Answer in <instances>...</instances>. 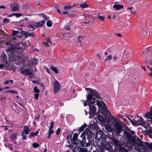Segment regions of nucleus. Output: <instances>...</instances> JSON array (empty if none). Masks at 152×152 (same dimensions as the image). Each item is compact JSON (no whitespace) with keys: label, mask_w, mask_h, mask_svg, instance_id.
I'll return each mask as SVG.
<instances>
[{"label":"nucleus","mask_w":152,"mask_h":152,"mask_svg":"<svg viewBox=\"0 0 152 152\" xmlns=\"http://www.w3.org/2000/svg\"><path fill=\"white\" fill-rule=\"evenodd\" d=\"M86 90L89 92H88V94L86 96L87 99L86 102L85 101H83L84 106L88 105L90 110L89 114L93 116L96 113V108L94 104L96 102L99 110H101L102 112L106 110V104L103 102L102 97L99 93L91 88H86Z\"/></svg>","instance_id":"obj_1"},{"label":"nucleus","mask_w":152,"mask_h":152,"mask_svg":"<svg viewBox=\"0 0 152 152\" xmlns=\"http://www.w3.org/2000/svg\"><path fill=\"white\" fill-rule=\"evenodd\" d=\"M113 118L115 120L113 123L114 126V129L116 133L119 135L122 131V126L121 125L122 122L119 121L117 122V119L115 117H113Z\"/></svg>","instance_id":"obj_2"},{"label":"nucleus","mask_w":152,"mask_h":152,"mask_svg":"<svg viewBox=\"0 0 152 152\" xmlns=\"http://www.w3.org/2000/svg\"><path fill=\"white\" fill-rule=\"evenodd\" d=\"M53 85L54 86V91L55 93H56L60 90V85L59 82L56 80L55 81Z\"/></svg>","instance_id":"obj_3"},{"label":"nucleus","mask_w":152,"mask_h":152,"mask_svg":"<svg viewBox=\"0 0 152 152\" xmlns=\"http://www.w3.org/2000/svg\"><path fill=\"white\" fill-rule=\"evenodd\" d=\"M21 74L23 75H33L32 70L29 69H24L21 71Z\"/></svg>","instance_id":"obj_4"},{"label":"nucleus","mask_w":152,"mask_h":152,"mask_svg":"<svg viewBox=\"0 0 152 152\" xmlns=\"http://www.w3.org/2000/svg\"><path fill=\"white\" fill-rule=\"evenodd\" d=\"M85 134L87 138L89 139L91 138L92 136V133L88 129H86L85 130Z\"/></svg>","instance_id":"obj_5"},{"label":"nucleus","mask_w":152,"mask_h":152,"mask_svg":"<svg viewBox=\"0 0 152 152\" xmlns=\"http://www.w3.org/2000/svg\"><path fill=\"white\" fill-rule=\"evenodd\" d=\"M44 20L38 22L33 23V26L35 27H39L42 26L44 24Z\"/></svg>","instance_id":"obj_6"},{"label":"nucleus","mask_w":152,"mask_h":152,"mask_svg":"<svg viewBox=\"0 0 152 152\" xmlns=\"http://www.w3.org/2000/svg\"><path fill=\"white\" fill-rule=\"evenodd\" d=\"M20 8V5L17 3H16L12 7V11L13 12L19 10Z\"/></svg>","instance_id":"obj_7"},{"label":"nucleus","mask_w":152,"mask_h":152,"mask_svg":"<svg viewBox=\"0 0 152 152\" xmlns=\"http://www.w3.org/2000/svg\"><path fill=\"white\" fill-rule=\"evenodd\" d=\"M102 137V132L101 131H99L96 135V138L99 140Z\"/></svg>","instance_id":"obj_8"},{"label":"nucleus","mask_w":152,"mask_h":152,"mask_svg":"<svg viewBox=\"0 0 152 152\" xmlns=\"http://www.w3.org/2000/svg\"><path fill=\"white\" fill-rule=\"evenodd\" d=\"M123 134L124 136H126L128 139H129L131 138L132 141L134 140V138L132 137V135L127 131H124Z\"/></svg>","instance_id":"obj_9"},{"label":"nucleus","mask_w":152,"mask_h":152,"mask_svg":"<svg viewBox=\"0 0 152 152\" xmlns=\"http://www.w3.org/2000/svg\"><path fill=\"white\" fill-rule=\"evenodd\" d=\"M30 131L29 130V128L27 126H25L24 127V131L22 132V133L24 134H27L29 133Z\"/></svg>","instance_id":"obj_10"},{"label":"nucleus","mask_w":152,"mask_h":152,"mask_svg":"<svg viewBox=\"0 0 152 152\" xmlns=\"http://www.w3.org/2000/svg\"><path fill=\"white\" fill-rule=\"evenodd\" d=\"M132 56V53L128 51H125L123 55V57L125 58H127Z\"/></svg>","instance_id":"obj_11"},{"label":"nucleus","mask_w":152,"mask_h":152,"mask_svg":"<svg viewBox=\"0 0 152 152\" xmlns=\"http://www.w3.org/2000/svg\"><path fill=\"white\" fill-rule=\"evenodd\" d=\"M72 7L70 6H66L64 7V9L65 11H68L71 13L74 12V11L72 10Z\"/></svg>","instance_id":"obj_12"},{"label":"nucleus","mask_w":152,"mask_h":152,"mask_svg":"<svg viewBox=\"0 0 152 152\" xmlns=\"http://www.w3.org/2000/svg\"><path fill=\"white\" fill-rule=\"evenodd\" d=\"M113 7L116 10H119L122 9L123 8V6L122 5L115 4L113 6Z\"/></svg>","instance_id":"obj_13"},{"label":"nucleus","mask_w":152,"mask_h":152,"mask_svg":"<svg viewBox=\"0 0 152 152\" xmlns=\"http://www.w3.org/2000/svg\"><path fill=\"white\" fill-rule=\"evenodd\" d=\"M138 122V125H143L145 124V122L143 119L142 118L140 117V120L137 121Z\"/></svg>","instance_id":"obj_14"},{"label":"nucleus","mask_w":152,"mask_h":152,"mask_svg":"<svg viewBox=\"0 0 152 152\" xmlns=\"http://www.w3.org/2000/svg\"><path fill=\"white\" fill-rule=\"evenodd\" d=\"M146 117L147 118L150 119L151 121H152V112L150 111V112L147 113Z\"/></svg>","instance_id":"obj_15"},{"label":"nucleus","mask_w":152,"mask_h":152,"mask_svg":"<svg viewBox=\"0 0 152 152\" xmlns=\"http://www.w3.org/2000/svg\"><path fill=\"white\" fill-rule=\"evenodd\" d=\"M5 92L7 93H10L12 94H18V92L15 90H7L5 91Z\"/></svg>","instance_id":"obj_16"},{"label":"nucleus","mask_w":152,"mask_h":152,"mask_svg":"<svg viewBox=\"0 0 152 152\" xmlns=\"http://www.w3.org/2000/svg\"><path fill=\"white\" fill-rule=\"evenodd\" d=\"M130 122L133 125L137 126L138 125V122L136 120H135L134 119H132L131 120Z\"/></svg>","instance_id":"obj_17"},{"label":"nucleus","mask_w":152,"mask_h":152,"mask_svg":"<svg viewBox=\"0 0 152 152\" xmlns=\"http://www.w3.org/2000/svg\"><path fill=\"white\" fill-rule=\"evenodd\" d=\"M147 35V32L145 31H143L140 32V35L142 37L146 36Z\"/></svg>","instance_id":"obj_18"},{"label":"nucleus","mask_w":152,"mask_h":152,"mask_svg":"<svg viewBox=\"0 0 152 152\" xmlns=\"http://www.w3.org/2000/svg\"><path fill=\"white\" fill-rule=\"evenodd\" d=\"M51 69L56 73H58V70L56 69V67H54L53 66H51L50 67Z\"/></svg>","instance_id":"obj_19"},{"label":"nucleus","mask_w":152,"mask_h":152,"mask_svg":"<svg viewBox=\"0 0 152 152\" xmlns=\"http://www.w3.org/2000/svg\"><path fill=\"white\" fill-rule=\"evenodd\" d=\"M104 126L105 128L109 132H110L111 131V129L109 125L107 124H105Z\"/></svg>","instance_id":"obj_20"},{"label":"nucleus","mask_w":152,"mask_h":152,"mask_svg":"<svg viewBox=\"0 0 152 152\" xmlns=\"http://www.w3.org/2000/svg\"><path fill=\"white\" fill-rule=\"evenodd\" d=\"M86 127V124H84L81 127H80L79 129V132H82L84 129V128Z\"/></svg>","instance_id":"obj_21"},{"label":"nucleus","mask_w":152,"mask_h":152,"mask_svg":"<svg viewBox=\"0 0 152 152\" xmlns=\"http://www.w3.org/2000/svg\"><path fill=\"white\" fill-rule=\"evenodd\" d=\"M17 134L16 133H14L13 134H12L10 136V138L13 140L15 139L16 138V136L17 135Z\"/></svg>","instance_id":"obj_22"},{"label":"nucleus","mask_w":152,"mask_h":152,"mask_svg":"<svg viewBox=\"0 0 152 152\" xmlns=\"http://www.w3.org/2000/svg\"><path fill=\"white\" fill-rule=\"evenodd\" d=\"M53 130L52 129H49V132H48V138H50V137L51 134H52L53 132Z\"/></svg>","instance_id":"obj_23"},{"label":"nucleus","mask_w":152,"mask_h":152,"mask_svg":"<svg viewBox=\"0 0 152 152\" xmlns=\"http://www.w3.org/2000/svg\"><path fill=\"white\" fill-rule=\"evenodd\" d=\"M12 15H15L17 17H19L21 16V14H17L16 13H12L11 15H9V16H12Z\"/></svg>","instance_id":"obj_24"},{"label":"nucleus","mask_w":152,"mask_h":152,"mask_svg":"<svg viewBox=\"0 0 152 152\" xmlns=\"http://www.w3.org/2000/svg\"><path fill=\"white\" fill-rule=\"evenodd\" d=\"M33 90L34 92L36 93H38L40 92V90L37 88V86H35L34 87Z\"/></svg>","instance_id":"obj_25"},{"label":"nucleus","mask_w":152,"mask_h":152,"mask_svg":"<svg viewBox=\"0 0 152 152\" xmlns=\"http://www.w3.org/2000/svg\"><path fill=\"white\" fill-rule=\"evenodd\" d=\"M80 7L82 8H85L88 7V6L87 4L86 3H84L83 4H81L80 5Z\"/></svg>","instance_id":"obj_26"},{"label":"nucleus","mask_w":152,"mask_h":152,"mask_svg":"<svg viewBox=\"0 0 152 152\" xmlns=\"http://www.w3.org/2000/svg\"><path fill=\"white\" fill-rule=\"evenodd\" d=\"M142 149L143 150V152H147V149L146 146L145 145H142L141 146Z\"/></svg>","instance_id":"obj_27"},{"label":"nucleus","mask_w":152,"mask_h":152,"mask_svg":"<svg viewBox=\"0 0 152 152\" xmlns=\"http://www.w3.org/2000/svg\"><path fill=\"white\" fill-rule=\"evenodd\" d=\"M97 18L98 19L102 21H104V17L103 16H100L99 14H98V15L97 16Z\"/></svg>","instance_id":"obj_28"},{"label":"nucleus","mask_w":152,"mask_h":152,"mask_svg":"<svg viewBox=\"0 0 152 152\" xmlns=\"http://www.w3.org/2000/svg\"><path fill=\"white\" fill-rule=\"evenodd\" d=\"M98 119L100 122H104V120L103 118L102 117L101 115H99L98 116Z\"/></svg>","instance_id":"obj_29"},{"label":"nucleus","mask_w":152,"mask_h":152,"mask_svg":"<svg viewBox=\"0 0 152 152\" xmlns=\"http://www.w3.org/2000/svg\"><path fill=\"white\" fill-rule=\"evenodd\" d=\"M145 145L146 146L150 149H152V145L149 143L146 142L145 143Z\"/></svg>","instance_id":"obj_30"},{"label":"nucleus","mask_w":152,"mask_h":152,"mask_svg":"<svg viewBox=\"0 0 152 152\" xmlns=\"http://www.w3.org/2000/svg\"><path fill=\"white\" fill-rule=\"evenodd\" d=\"M112 58V56L111 55H109L107 56L106 59H105L104 61H110Z\"/></svg>","instance_id":"obj_31"},{"label":"nucleus","mask_w":152,"mask_h":152,"mask_svg":"<svg viewBox=\"0 0 152 152\" xmlns=\"http://www.w3.org/2000/svg\"><path fill=\"white\" fill-rule=\"evenodd\" d=\"M78 135L76 133H75L74 134L73 137V139L74 140H76L78 137Z\"/></svg>","instance_id":"obj_32"},{"label":"nucleus","mask_w":152,"mask_h":152,"mask_svg":"<svg viewBox=\"0 0 152 152\" xmlns=\"http://www.w3.org/2000/svg\"><path fill=\"white\" fill-rule=\"evenodd\" d=\"M47 25L48 26L50 27L52 25V23L51 22L50 20H48L47 23Z\"/></svg>","instance_id":"obj_33"},{"label":"nucleus","mask_w":152,"mask_h":152,"mask_svg":"<svg viewBox=\"0 0 152 152\" xmlns=\"http://www.w3.org/2000/svg\"><path fill=\"white\" fill-rule=\"evenodd\" d=\"M32 146L34 148H36L39 147V145L37 143H34L32 144Z\"/></svg>","instance_id":"obj_34"},{"label":"nucleus","mask_w":152,"mask_h":152,"mask_svg":"<svg viewBox=\"0 0 152 152\" xmlns=\"http://www.w3.org/2000/svg\"><path fill=\"white\" fill-rule=\"evenodd\" d=\"M54 124V122L53 121H52L50 123V125L49 129H52L53 127Z\"/></svg>","instance_id":"obj_35"},{"label":"nucleus","mask_w":152,"mask_h":152,"mask_svg":"<svg viewBox=\"0 0 152 152\" xmlns=\"http://www.w3.org/2000/svg\"><path fill=\"white\" fill-rule=\"evenodd\" d=\"M26 35L27 37L33 36L32 33H28L27 32H26Z\"/></svg>","instance_id":"obj_36"},{"label":"nucleus","mask_w":152,"mask_h":152,"mask_svg":"<svg viewBox=\"0 0 152 152\" xmlns=\"http://www.w3.org/2000/svg\"><path fill=\"white\" fill-rule=\"evenodd\" d=\"M113 142L115 145H116L118 142V140L116 139H114L113 140Z\"/></svg>","instance_id":"obj_37"},{"label":"nucleus","mask_w":152,"mask_h":152,"mask_svg":"<svg viewBox=\"0 0 152 152\" xmlns=\"http://www.w3.org/2000/svg\"><path fill=\"white\" fill-rule=\"evenodd\" d=\"M132 8H133L132 7L128 8L127 9V11L129 13H132L133 12L132 10Z\"/></svg>","instance_id":"obj_38"},{"label":"nucleus","mask_w":152,"mask_h":152,"mask_svg":"<svg viewBox=\"0 0 152 152\" xmlns=\"http://www.w3.org/2000/svg\"><path fill=\"white\" fill-rule=\"evenodd\" d=\"M39 16L41 17H43L45 18V20H46L47 19V18L45 16V15L44 14H41L39 15Z\"/></svg>","instance_id":"obj_39"},{"label":"nucleus","mask_w":152,"mask_h":152,"mask_svg":"<svg viewBox=\"0 0 152 152\" xmlns=\"http://www.w3.org/2000/svg\"><path fill=\"white\" fill-rule=\"evenodd\" d=\"M61 132V130L60 128L58 129L56 131V134L58 135Z\"/></svg>","instance_id":"obj_40"},{"label":"nucleus","mask_w":152,"mask_h":152,"mask_svg":"<svg viewBox=\"0 0 152 152\" xmlns=\"http://www.w3.org/2000/svg\"><path fill=\"white\" fill-rule=\"evenodd\" d=\"M33 23H32L31 24H30L29 25V28H30L31 29V30H33L34 29V27H35L34 26H33Z\"/></svg>","instance_id":"obj_41"},{"label":"nucleus","mask_w":152,"mask_h":152,"mask_svg":"<svg viewBox=\"0 0 152 152\" xmlns=\"http://www.w3.org/2000/svg\"><path fill=\"white\" fill-rule=\"evenodd\" d=\"M64 28L65 29L68 30H69L70 29V27L68 25L65 26L64 27Z\"/></svg>","instance_id":"obj_42"},{"label":"nucleus","mask_w":152,"mask_h":152,"mask_svg":"<svg viewBox=\"0 0 152 152\" xmlns=\"http://www.w3.org/2000/svg\"><path fill=\"white\" fill-rule=\"evenodd\" d=\"M10 20L9 19L5 18L3 20V23L9 22Z\"/></svg>","instance_id":"obj_43"},{"label":"nucleus","mask_w":152,"mask_h":152,"mask_svg":"<svg viewBox=\"0 0 152 152\" xmlns=\"http://www.w3.org/2000/svg\"><path fill=\"white\" fill-rule=\"evenodd\" d=\"M34 96L35 99L36 100H37L38 99V98L39 96V94L38 93H37L36 94H34Z\"/></svg>","instance_id":"obj_44"},{"label":"nucleus","mask_w":152,"mask_h":152,"mask_svg":"<svg viewBox=\"0 0 152 152\" xmlns=\"http://www.w3.org/2000/svg\"><path fill=\"white\" fill-rule=\"evenodd\" d=\"M43 45H44L45 46H49L50 45L47 43V42H43Z\"/></svg>","instance_id":"obj_45"},{"label":"nucleus","mask_w":152,"mask_h":152,"mask_svg":"<svg viewBox=\"0 0 152 152\" xmlns=\"http://www.w3.org/2000/svg\"><path fill=\"white\" fill-rule=\"evenodd\" d=\"M82 39V38L81 36H79V37H78V39L79 40V42H77V43H78L80 42L81 41Z\"/></svg>","instance_id":"obj_46"},{"label":"nucleus","mask_w":152,"mask_h":152,"mask_svg":"<svg viewBox=\"0 0 152 152\" xmlns=\"http://www.w3.org/2000/svg\"><path fill=\"white\" fill-rule=\"evenodd\" d=\"M80 151L81 152H87L86 149V148H81Z\"/></svg>","instance_id":"obj_47"},{"label":"nucleus","mask_w":152,"mask_h":152,"mask_svg":"<svg viewBox=\"0 0 152 152\" xmlns=\"http://www.w3.org/2000/svg\"><path fill=\"white\" fill-rule=\"evenodd\" d=\"M46 42L50 45L51 44V41H50V39L49 38L47 39Z\"/></svg>","instance_id":"obj_48"},{"label":"nucleus","mask_w":152,"mask_h":152,"mask_svg":"<svg viewBox=\"0 0 152 152\" xmlns=\"http://www.w3.org/2000/svg\"><path fill=\"white\" fill-rule=\"evenodd\" d=\"M37 136V135L35 133H33V132H31L30 133V137H33L34 136Z\"/></svg>","instance_id":"obj_49"},{"label":"nucleus","mask_w":152,"mask_h":152,"mask_svg":"<svg viewBox=\"0 0 152 152\" xmlns=\"http://www.w3.org/2000/svg\"><path fill=\"white\" fill-rule=\"evenodd\" d=\"M24 134H23L22 133V139L24 140L26 139V136L24 135Z\"/></svg>","instance_id":"obj_50"},{"label":"nucleus","mask_w":152,"mask_h":152,"mask_svg":"<svg viewBox=\"0 0 152 152\" xmlns=\"http://www.w3.org/2000/svg\"><path fill=\"white\" fill-rule=\"evenodd\" d=\"M85 143V139L84 140H83V141H81V145L82 146H84V144Z\"/></svg>","instance_id":"obj_51"},{"label":"nucleus","mask_w":152,"mask_h":152,"mask_svg":"<svg viewBox=\"0 0 152 152\" xmlns=\"http://www.w3.org/2000/svg\"><path fill=\"white\" fill-rule=\"evenodd\" d=\"M9 83V80L5 81L4 82V85H6L8 84Z\"/></svg>","instance_id":"obj_52"},{"label":"nucleus","mask_w":152,"mask_h":152,"mask_svg":"<svg viewBox=\"0 0 152 152\" xmlns=\"http://www.w3.org/2000/svg\"><path fill=\"white\" fill-rule=\"evenodd\" d=\"M65 12H63V13L64 14H69V12L68 11H65Z\"/></svg>","instance_id":"obj_53"},{"label":"nucleus","mask_w":152,"mask_h":152,"mask_svg":"<svg viewBox=\"0 0 152 152\" xmlns=\"http://www.w3.org/2000/svg\"><path fill=\"white\" fill-rule=\"evenodd\" d=\"M84 134L85 133H83L81 134V135H80V137L83 138V139L84 137Z\"/></svg>","instance_id":"obj_54"},{"label":"nucleus","mask_w":152,"mask_h":152,"mask_svg":"<svg viewBox=\"0 0 152 152\" xmlns=\"http://www.w3.org/2000/svg\"><path fill=\"white\" fill-rule=\"evenodd\" d=\"M40 86L41 87H42L43 88V89H45V85L43 84H40Z\"/></svg>","instance_id":"obj_55"},{"label":"nucleus","mask_w":152,"mask_h":152,"mask_svg":"<svg viewBox=\"0 0 152 152\" xmlns=\"http://www.w3.org/2000/svg\"><path fill=\"white\" fill-rule=\"evenodd\" d=\"M135 149L137 150V151H138V152H141L140 151V148H135Z\"/></svg>","instance_id":"obj_56"},{"label":"nucleus","mask_w":152,"mask_h":152,"mask_svg":"<svg viewBox=\"0 0 152 152\" xmlns=\"http://www.w3.org/2000/svg\"><path fill=\"white\" fill-rule=\"evenodd\" d=\"M4 67V65L3 64H0V68H2Z\"/></svg>","instance_id":"obj_57"},{"label":"nucleus","mask_w":152,"mask_h":152,"mask_svg":"<svg viewBox=\"0 0 152 152\" xmlns=\"http://www.w3.org/2000/svg\"><path fill=\"white\" fill-rule=\"evenodd\" d=\"M5 8V7L3 5L0 6V9H4Z\"/></svg>","instance_id":"obj_58"},{"label":"nucleus","mask_w":152,"mask_h":152,"mask_svg":"<svg viewBox=\"0 0 152 152\" xmlns=\"http://www.w3.org/2000/svg\"><path fill=\"white\" fill-rule=\"evenodd\" d=\"M74 15H69L68 16V17H74Z\"/></svg>","instance_id":"obj_59"},{"label":"nucleus","mask_w":152,"mask_h":152,"mask_svg":"<svg viewBox=\"0 0 152 152\" xmlns=\"http://www.w3.org/2000/svg\"><path fill=\"white\" fill-rule=\"evenodd\" d=\"M9 88H10V87H9L6 86V87H4V88H3V89H7Z\"/></svg>","instance_id":"obj_60"},{"label":"nucleus","mask_w":152,"mask_h":152,"mask_svg":"<svg viewBox=\"0 0 152 152\" xmlns=\"http://www.w3.org/2000/svg\"><path fill=\"white\" fill-rule=\"evenodd\" d=\"M116 35L118 37H121L122 36L121 34H117Z\"/></svg>","instance_id":"obj_61"},{"label":"nucleus","mask_w":152,"mask_h":152,"mask_svg":"<svg viewBox=\"0 0 152 152\" xmlns=\"http://www.w3.org/2000/svg\"><path fill=\"white\" fill-rule=\"evenodd\" d=\"M116 59H117V57H116L115 56H114L113 57V59L114 60H115Z\"/></svg>","instance_id":"obj_62"},{"label":"nucleus","mask_w":152,"mask_h":152,"mask_svg":"<svg viewBox=\"0 0 152 152\" xmlns=\"http://www.w3.org/2000/svg\"><path fill=\"white\" fill-rule=\"evenodd\" d=\"M148 66L151 70L152 71V67H150L149 66Z\"/></svg>","instance_id":"obj_63"},{"label":"nucleus","mask_w":152,"mask_h":152,"mask_svg":"<svg viewBox=\"0 0 152 152\" xmlns=\"http://www.w3.org/2000/svg\"><path fill=\"white\" fill-rule=\"evenodd\" d=\"M149 75L151 76H152V72H150L149 74Z\"/></svg>","instance_id":"obj_64"}]
</instances>
